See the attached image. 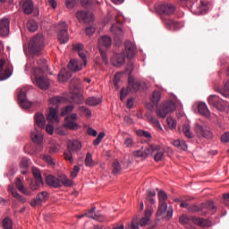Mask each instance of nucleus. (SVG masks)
<instances>
[{"label":"nucleus","instance_id":"obj_1","mask_svg":"<svg viewBox=\"0 0 229 229\" xmlns=\"http://www.w3.org/2000/svg\"><path fill=\"white\" fill-rule=\"evenodd\" d=\"M145 216H144V224L149 223L151 221V216H153V212H155V208H157V191L153 189H149L146 191L145 196Z\"/></svg>","mask_w":229,"mask_h":229},{"label":"nucleus","instance_id":"obj_2","mask_svg":"<svg viewBox=\"0 0 229 229\" xmlns=\"http://www.w3.org/2000/svg\"><path fill=\"white\" fill-rule=\"evenodd\" d=\"M157 197L159 206L156 214V217H158V219H166V221H169V219L173 217V210H167V203L165 202V200H167V193L165 191L160 190L157 193Z\"/></svg>","mask_w":229,"mask_h":229},{"label":"nucleus","instance_id":"obj_3","mask_svg":"<svg viewBox=\"0 0 229 229\" xmlns=\"http://www.w3.org/2000/svg\"><path fill=\"white\" fill-rule=\"evenodd\" d=\"M49 103L52 105V107L49 108L47 114V121H48V123H60L58 106L60 103H65V98L60 96L53 97L49 99Z\"/></svg>","mask_w":229,"mask_h":229},{"label":"nucleus","instance_id":"obj_4","mask_svg":"<svg viewBox=\"0 0 229 229\" xmlns=\"http://www.w3.org/2000/svg\"><path fill=\"white\" fill-rule=\"evenodd\" d=\"M140 89V81L129 74L127 89L123 88L120 91V99L123 101L130 92H137Z\"/></svg>","mask_w":229,"mask_h":229},{"label":"nucleus","instance_id":"obj_5","mask_svg":"<svg viewBox=\"0 0 229 229\" xmlns=\"http://www.w3.org/2000/svg\"><path fill=\"white\" fill-rule=\"evenodd\" d=\"M44 35L38 34L33 37L29 42V50L32 55H38L46 47Z\"/></svg>","mask_w":229,"mask_h":229},{"label":"nucleus","instance_id":"obj_6","mask_svg":"<svg viewBox=\"0 0 229 229\" xmlns=\"http://www.w3.org/2000/svg\"><path fill=\"white\" fill-rule=\"evenodd\" d=\"M46 182L50 187H55V189L58 187H71L72 185V181L69 180L65 175H60L59 178L55 177L54 175H47L46 177Z\"/></svg>","mask_w":229,"mask_h":229},{"label":"nucleus","instance_id":"obj_7","mask_svg":"<svg viewBox=\"0 0 229 229\" xmlns=\"http://www.w3.org/2000/svg\"><path fill=\"white\" fill-rule=\"evenodd\" d=\"M193 130L199 139H206L207 140H210V139H213L214 137V132H212L210 127L206 124L203 125L199 123H195Z\"/></svg>","mask_w":229,"mask_h":229},{"label":"nucleus","instance_id":"obj_8","mask_svg":"<svg viewBox=\"0 0 229 229\" xmlns=\"http://www.w3.org/2000/svg\"><path fill=\"white\" fill-rule=\"evenodd\" d=\"M112 47V38L108 36H102L98 39V49L100 52V55L103 61V64H108V59L106 58V52L103 49H108V47Z\"/></svg>","mask_w":229,"mask_h":229},{"label":"nucleus","instance_id":"obj_9","mask_svg":"<svg viewBox=\"0 0 229 229\" xmlns=\"http://www.w3.org/2000/svg\"><path fill=\"white\" fill-rule=\"evenodd\" d=\"M176 110V104L173 101L165 102V104H161L157 109L156 114L157 117H161V119H165L167 117V114H171V112H174Z\"/></svg>","mask_w":229,"mask_h":229},{"label":"nucleus","instance_id":"obj_10","mask_svg":"<svg viewBox=\"0 0 229 229\" xmlns=\"http://www.w3.org/2000/svg\"><path fill=\"white\" fill-rule=\"evenodd\" d=\"M33 73L36 80V85H38L41 90H47V89H49L50 82L49 79L42 73V69H34Z\"/></svg>","mask_w":229,"mask_h":229},{"label":"nucleus","instance_id":"obj_11","mask_svg":"<svg viewBox=\"0 0 229 229\" xmlns=\"http://www.w3.org/2000/svg\"><path fill=\"white\" fill-rule=\"evenodd\" d=\"M57 40L60 44H67L69 42V27L67 26V22L61 21L57 26Z\"/></svg>","mask_w":229,"mask_h":229},{"label":"nucleus","instance_id":"obj_12","mask_svg":"<svg viewBox=\"0 0 229 229\" xmlns=\"http://www.w3.org/2000/svg\"><path fill=\"white\" fill-rule=\"evenodd\" d=\"M32 174L35 181L30 183V189H32V191H37V189L44 183L42 182V174H40V170L37 167H32Z\"/></svg>","mask_w":229,"mask_h":229},{"label":"nucleus","instance_id":"obj_13","mask_svg":"<svg viewBox=\"0 0 229 229\" xmlns=\"http://www.w3.org/2000/svg\"><path fill=\"white\" fill-rule=\"evenodd\" d=\"M118 25H112L111 31L114 35V42L116 46H121L123 42V29L121 28V21H117Z\"/></svg>","mask_w":229,"mask_h":229},{"label":"nucleus","instance_id":"obj_14","mask_svg":"<svg viewBox=\"0 0 229 229\" xmlns=\"http://www.w3.org/2000/svg\"><path fill=\"white\" fill-rule=\"evenodd\" d=\"M191 12L195 15H201V13L208 12V6L203 1H200L199 4L196 2L191 6Z\"/></svg>","mask_w":229,"mask_h":229},{"label":"nucleus","instance_id":"obj_15","mask_svg":"<svg viewBox=\"0 0 229 229\" xmlns=\"http://www.w3.org/2000/svg\"><path fill=\"white\" fill-rule=\"evenodd\" d=\"M31 139H32V142L36 144V150L38 153H40V151H42V140H43L42 132H40L38 130H35L33 132H31Z\"/></svg>","mask_w":229,"mask_h":229},{"label":"nucleus","instance_id":"obj_16","mask_svg":"<svg viewBox=\"0 0 229 229\" xmlns=\"http://www.w3.org/2000/svg\"><path fill=\"white\" fill-rule=\"evenodd\" d=\"M78 119V115L76 114H72L64 118L65 123L64 127L68 128V130H76L78 129V123H76V120Z\"/></svg>","mask_w":229,"mask_h":229},{"label":"nucleus","instance_id":"obj_17","mask_svg":"<svg viewBox=\"0 0 229 229\" xmlns=\"http://www.w3.org/2000/svg\"><path fill=\"white\" fill-rule=\"evenodd\" d=\"M76 17L80 22H92L94 21L92 13H87L85 11H78Z\"/></svg>","mask_w":229,"mask_h":229},{"label":"nucleus","instance_id":"obj_18","mask_svg":"<svg viewBox=\"0 0 229 229\" xmlns=\"http://www.w3.org/2000/svg\"><path fill=\"white\" fill-rule=\"evenodd\" d=\"M73 51H76L81 59H82L83 65H87V55L89 54L87 51L83 49V44L78 43L73 45Z\"/></svg>","mask_w":229,"mask_h":229},{"label":"nucleus","instance_id":"obj_19","mask_svg":"<svg viewBox=\"0 0 229 229\" xmlns=\"http://www.w3.org/2000/svg\"><path fill=\"white\" fill-rule=\"evenodd\" d=\"M156 10L159 13H164L165 15H171L174 13V6L171 4L157 5L156 7Z\"/></svg>","mask_w":229,"mask_h":229},{"label":"nucleus","instance_id":"obj_20","mask_svg":"<svg viewBox=\"0 0 229 229\" xmlns=\"http://www.w3.org/2000/svg\"><path fill=\"white\" fill-rule=\"evenodd\" d=\"M19 105L21 108H30L31 102L26 98V92L21 90L18 94Z\"/></svg>","mask_w":229,"mask_h":229},{"label":"nucleus","instance_id":"obj_21","mask_svg":"<svg viewBox=\"0 0 229 229\" xmlns=\"http://www.w3.org/2000/svg\"><path fill=\"white\" fill-rule=\"evenodd\" d=\"M126 60V54L124 52H122L121 54H115L112 59V64L114 65V67H121L124 64Z\"/></svg>","mask_w":229,"mask_h":229},{"label":"nucleus","instance_id":"obj_22","mask_svg":"<svg viewBox=\"0 0 229 229\" xmlns=\"http://www.w3.org/2000/svg\"><path fill=\"white\" fill-rule=\"evenodd\" d=\"M10 33V20L4 18L0 20V35L6 37Z\"/></svg>","mask_w":229,"mask_h":229},{"label":"nucleus","instance_id":"obj_23","mask_svg":"<svg viewBox=\"0 0 229 229\" xmlns=\"http://www.w3.org/2000/svg\"><path fill=\"white\" fill-rule=\"evenodd\" d=\"M140 226H144V216H136L126 229H139Z\"/></svg>","mask_w":229,"mask_h":229},{"label":"nucleus","instance_id":"obj_24","mask_svg":"<svg viewBox=\"0 0 229 229\" xmlns=\"http://www.w3.org/2000/svg\"><path fill=\"white\" fill-rule=\"evenodd\" d=\"M86 217H89L90 219H94L95 221H98L99 223H103L106 217L105 216L96 213V208H92L89 212L85 214Z\"/></svg>","mask_w":229,"mask_h":229},{"label":"nucleus","instance_id":"obj_25","mask_svg":"<svg viewBox=\"0 0 229 229\" xmlns=\"http://www.w3.org/2000/svg\"><path fill=\"white\" fill-rule=\"evenodd\" d=\"M124 47L127 53V58H131L132 56H135V52L137 51L135 44L131 43V41H126Z\"/></svg>","mask_w":229,"mask_h":229},{"label":"nucleus","instance_id":"obj_26","mask_svg":"<svg viewBox=\"0 0 229 229\" xmlns=\"http://www.w3.org/2000/svg\"><path fill=\"white\" fill-rule=\"evenodd\" d=\"M35 123L38 128L41 130H44L46 128V117H44V114L42 113H37L34 116Z\"/></svg>","mask_w":229,"mask_h":229},{"label":"nucleus","instance_id":"obj_27","mask_svg":"<svg viewBox=\"0 0 229 229\" xmlns=\"http://www.w3.org/2000/svg\"><path fill=\"white\" fill-rule=\"evenodd\" d=\"M67 148L70 151H80L81 149V142L79 140H68Z\"/></svg>","mask_w":229,"mask_h":229},{"label":"nucleus","instance_id":"obj_28","mask_svg":"<svg viewBox=\"0 0 229 229\" xmlns=\"http://www.w3.org/2000/svg\"><path fill=\"white\" fill-rule=\"evenodd\" d=\"M22 11L27 15L33 13V2L31 0H25L22 4Z\"/></svg>","mask_w":229,"mask_h":229},{"label":"nucleus","instance_id":"obj_29","mask_svg":"<svg viewBox=\"0 0 229 229\" xmlns=\"http://www.w3.org/2000/svg\"><path fill=\"white\" fill-rule=\"evenodd\" d=\"M173 146L179 149V151H187L188 148L187 142H185L183 140H174L173 141Z\"/></svg>","mask_w":229,"mask_h":229},{"label":"nucleus","instance_id":"obj_30","mask_svg":"<svg viewBox=\"0 0 229 229\" xmlns=\"http://www.w3.org/2000/svg\"><path fill=\"white\" fill-rule=\"evenodd\" d=\"M198 108L201 115H204V117H207V119H210V111L208 110V106H207V104L199 103Z\"/></svg>","mask_w":229,"mask_h":229},{"label":"nucleus","instance_id":"obj_31","mask_svg":"<svg viewBox=\"0 0 229 229\" xmlns=\"http://www.w3.org/2000/svg\"><path fill=\"white\" fill-rule=\"evenodd\" d=\"M71 76H72V74L71 73V72L65 70V69H62L58 74V80L59 81H63L65 82L67 81Z\"/></svg>","mask_w":229,"mask_h":229},{"label":"nucleus","instance_id":"obj_32","mask_svg":"<svg viewBox=\"0 0 229 229\" xmlns=\"http://www.w3.org/2000/svg\"><path fill=\"white\" fill-rule=\"evenodd\" d=\"M68 69L73 72H77V71H81V64L77 60H71L68 64Z\"/></svg>","mask_w":229,"mask_h":229},{"label":"nucleus","instance_id":"obj_33","mask_svg":"<svg viewBox=\"0 0 229 229\" xmlns=\"http://www.w3.org/2000/svg\"><path fill=\"white\" fill-rule=\"evenodd\" d=\"M20 167L21 169V174H26L28 173V167H30V159L23 157L20 163Z\"/></svg>","mask_w":229,"mask_h":229},{"label":"nucleus","instance_id":"obj_34","mask_svg":"<svg viewBox=\"0 0 229 229\" xmlns=\"http://www.w3.org/2000/svg\"><path fill=\"white\" fill-rule=\"evenodd\" d=\"M15 185L18 191L20 192H22V194H30V191H28L26 188H24V184H22V181L20 178L15 179Z\"/></svg>","mask_w":229,"mask_h":229},{"label":"nucleus","instance_id":"obj_35","mask_svg":"<svg viewBox=\"0 0 229 229\" xmlns=\"http://www.w3.org/2000/svg\"><path fill=\"white\" fill-rule=\"evenodd\" d=\"M160 99H162V93L155 90L150 97L151 103H153V105H158V103H160Z\"/></svg>","mask_w":229,"mask_h":229},{"label":"nucleus","instance_id":"obj_36","mask_svg":"<svg viewBox=\"0 0 229 229\" xmlns=\"http://www.w3.org/2000/svg\"><path fill=\"white\" fill-rule=\"evenodd\" d=\"M182 132L187 139H194V133H192V131L191 130V124H184L182 127Z\"/></svg>","mask_w":229,"mask_h":229},{"label":"nucleus","instance_id":"obj_37","mask_svg":"<svg viewBox=\"0 0 229 229\" xmlns=\"http://www.w3.org/2000/svg\"><path fill=\"white\" fill-rule=\"evenodd\" d=\"M157 148L158 146L157 145H148V147H146L145 157H153V155H155V152H157Z\"/></svg>","mask_w":229,"mask_h":229},{"label":"nucleus","instance_id":"obj_38","mask_svg":"<svg viewBox=\"0 0 229 229\" xmlns=\"http://www.w3.org/2000/svg\"><path fill=\"white\" fill-rule=\"evenodd\" d=\"M27 29L33 33L38 30V24L33 20H29L27 21Z\"/></svg>","mask_w":229,"mask_h":229},{"label":"nucleus","instance_id":"obj_39","mask_svg":"<svg viewBox=\"0 0 229 229\" xmlns=\"http://www.w3.org/2000/svg\"><path fill=\"white\" fill-rule=\"evenodd\" d=\"M101 103V98H96V97H89L86 100V104H88L89 106H96Z\"/></svg>","mask_w":229,"mask_h":229},{"label":"nucleus","instance_id":"obj_40","mask_svg":"<svg viewBox=\"0 0 229 229\" xmlns=\"http://www.w3.org/2000/svg\"><path fill=\"white\" fill-rule=\"evenodd\" d=\"M165 26L169 27L170 30H180L182 26H180V23L178 21H174L173 20H167L165 21Z\"/></svg>","mask_w":229,"mask_h":229},{"label":"nucleus","instance_id":"obj_41","mask_svg":"<svg viewBox=\"0 0 229 229\" xmlns=\"http://www.w3.org/2000/svg\"><path fill=\"white\" fill-rule=\"evenodd\" d=\"M215 108H216L220 112H228L229 105L226 102H221V100H219Z\"/></svg>","mask_w":229,"mask_h":229},{"label":"nucleus","instance_id":"obj_42","mask_svg":"<svg viewBox=\"0 0 229 229\" xmlns=\"http://www.w3.org/2000/svg\"><path fill=\"white\" fill-rule=\"evenodd\" d=\"M38 68L35 69H41L42 73L46 72L47 71V61L46 59H39L38 60Z\"/></svg>","mask_w":229,"mask_h":229},{"label":"nucleus","instance_id":"obj_43","mask_svg":"<svg viewBox=\"0 0 229 229\" xmlns=\"http://www.w3.org/2000/svg\"><path fill=\"white\" fill-rule=\"evenodd\" d=\"M2 225L4 229H13V222L10 217H5L2 222Z\"/></svg>","mask_w":229,"mask_h":229},{"label":"nucleus","instance_id":"obj_44","mask_svg":"<svg viewBox=\"0 0 229 229\" xmlns=\"http://www.w3.org/2000/svg\"><path fill=\"white\" fill-rule=\"evenodd\" d=\"M154 159L156 162H160L164 160V151L160 149V147L157 146V151L154 153Z\"/></svg>","mask_w":229,"mask_h":229},{"label":"nucleus","instance_id":"obj_45","mask_svg":"<svg viewBox=\"0 0 229 229\" xmlns=\"http://www.w3.org/2000/svg\"><path fill=\"white\" fill-rule=\"evenodd\" d=\"M47 198H49L47 191H42L36 196V199H38L41 205L46 201V199H47Z\"/></svg>","mask_w":229,"mask_h":229},{"label":"nucleus","instance_id":"obj_46","mask_svg":"<svg viewBox=\"0 0 229 229\" xmlns=\"http://www.w3.org/2000/svg\"><path fill=\"white\" fill-rule=\"evenodd\" d=\"M8 191L11 192L12 196L15 198L16 199H19L20 201H22V196L17 192V190L13 186H8Z\"/></svg>","mask_w":229,"mask_h":229},{"label":"nucleus","instance_id":"obj_47","mask_svg":"<svg viewBox=\"0 0 229 229\" xmlns=\"http://www.w3.org/2000/svg\"><path fill=\"white\" fill-rule=\"evenodd\" d=\"M85 165L86 167H94V159H92V154L89 152H88L86 155Z\"/></svg>","mask_w":229,"mask_h":229},{"label":"nucleus","instance_id":"obj_48","mask_svg":"<svg viewBox=\"0 0 229 229\" xmlns=\"http://www.w3.org/2000/svg\"><path fill=\"white\" fill-rule=\"evenodd\" d=\"M166 122H167L168 128H170V130H176L177 123L174 118H173L172 116H168L166 118Z\"/></svg>","mask_w":229,"mask_h":229},{"label":"nucleus","instance_id":"obj_49","mask_svg":"<svg viewBox=\"0 0 229 229\" xmlns=\"http://www.w3.org/2000/svg\"><path fill=\"white\" fill-rule=\"evenodd\" d=\"M191 221L194 223V225H198L199 226H207V220L203 218L192 217Z\"/></svg>","mask_w":229,"mask_h":229},{"label":"nucleus","instance_id":"obj_50","mask_svg":"<svg viewBox=\"0 0 229 229\" xmlns=\"http://www.w3.org/2000/svg\"><path fill=\"white\" fill-rule=\"evenodd\" d=\"M208 104L212 105V106H217V103L219 101V97L216 96V95H211L208 97Z\"/></svg>","mask_w":229,"mask_h":229},{"label":"nucleus","instance_id":"obj_51","mask_svg":"<svg viewBox=\"0 0 229 229\" xmlns=\"http://www.w3.org/2000/svg\"><path fill=\"white\" fill-rule=\"evenodd\" d=\"M64 160H67L70 164L74 163V158L72 157V150H66L64 153Z\"/></svg>","mask_w":229,"mask_h":229},{"label":"nucleus","instance_id":"obj_52","mask_svg":"<svg viewBox=\"0 0 229 229\" xmlns=\"http://www.w3.org/2000/svg\"><path fill=\"white\" fill-rule=\"evenodd\" d=\"M72 110H74V106H72V105L66 106L61 109V115H67V114H71V112H72Z\"/></svg>","mask_w":229,"mask_h":229},{"label":"nucleus","instance_id":"obj_53","mask_svg":"<svg viewBox=\"0 0 229 229\" xmlns=\"http://www.w3.org/2000/svg\"><path fill=\"white\" fill-rule=\"evenodd\" d=\"M121 165L119 164V161L114 160L113 162V174H119L121 173Z\"/></svg>","mask_w":229,"mask_h":229},{"label":"nucleus","instance_id":"obj_54","mask_svg":"<svg viewBox=\"0 0 229 229\" xmlns=\"http://www.w3.org/2000/svg\"><path fill=\"white\" fill-rule=\"evenodd\" d=\"M104 138H105V132H99L97 139L94 140L93 145L99 146V144H101V141L103 140Z\"/></svg>","mask_w":229,"mask_h":229},{"label":"nucleus","instance_id":"obj_55","mask_svg":"<svg viewBox=\"0 0 229 229\" xmlns=\"http://www.w3.org/2000/svg\"><path fill=\"white\" fill-rule=\"evenodd\" d=\"M225 98H229V81L225 83L224 90L221 92Z\"/></svg>","mask_w":229,"mask_h":229},{"label":"nucleus","instance_id":"obj_56","mask_svg":"<svg viewBox=\"0 0 229 229\" xmlns=\"http://www.w3.org/2000/svg\"><path fill=\"white\" fill-rule=\"evenodd\" d=\"M43 160H45L46 163H47L49 165H55V162L53 161V157L49 155H44L42 156Z\"/></svg>","mask_w":229,"mask_h":229},{"label":"nucleus","instance_id":"obj_57","mask_svg":"<svg viewBox=\"0 0 229 229\" xmlns=\"http://www.w3.org/2000/svg\"><path fill=\"white\" fill-rule=\"evenodd\" d=\"M94 31H96V28H94V26L86 27L85 33L88 37H91V35H94Z\"/></svg>","mask_w":229,"mask_h":229},{"label":"nucleus","instance_id":"obj_58","mask_svg":"<svg viewBox=\"0 0 229 229\" xmlns=\"http://www.w3.org/2000/svg\"><path fill=\"white\" fill-rule=\"evenodd\" d=\"M119 81H121V73L114 74V85L115 89H119Z\"/></svg>","mask_w":229,"mask_h":229},{"label":"nucleus","instance_id":"obj_59","mask_svg":"<svg viewBox=\"0 0 229 229\" xmlns=\"http://www.w3.org/2000/svg\"><path fill=\"white\" fill-rule=\"evenodd\" d=\"M180 223H182V225H188V223L191 221V218H189V216L183 215L179 218Z\"/></svg>","mask_w":229,"mask_h":229},{"label":"nucleus","instance_id":"obj_60","mask_svg":"<svg viewBox=\"0 0 229 229\" xmlns=\"http://www.w3.org/2000/svg\"><path fill=\"white\" fill-rule=\"evenodd\" d=\"M188 210H190V212H199L201 208L198 205H192L188 208Z\"/></svg>","mask_w":229,"mask_h":229},{"label":"nucleus","instance_id":"obj_61","mask_svg":"<svg viewBox=\"0 0 229 229\" xmlns=\"http://www.w3.org/2000/svg\"><path fill=\"white\" fill-rule=\"evenodd\" d=\"M79 112H81L82 114H85L86 115H90V114H91L89 109L87 108L86 106H80Z\"/></svg>","mask_w":229,"mask_h":229},{"label":"nucleus","instance_id":"obj_62","mask_svg":"<svg viewBox=\"0 0 229 229\" xmlns=\"http://www.w3.org/2000/svg\"><path fill=\"white\" fill-rule=\"evenodd\" d=\"M78 173H80V166L78 165H75L73 167V171L71 173V176L72 178H76V176H78Z\"/></svg>","mask_w":229,"mask_h":229},{"label":"nucleus","instance_id":"obj_63","mask_svg":"<svg viewBox=\"0 0 229 229\" xmlns=\"http://www.w3.org/2000/svg\"><path fill=\"white\" fill-rule=\"evenodd\" d=\"M151 122L154 124V126H156V128H158V130H161V131L163 130L162 125L160 124V122H158L157 118H151Z\"/></svg>","mask_w":229,"mask_h":229},{"label":"nucleus","instance_id":"obj_64","mask_svg":"<svg viewBox=\"0 0 229 229\" xmlns=\"http://www.w3.org/2000/svg\"><path fill=\"white\" fill-rule=\"evenodd\" d=\"M221 140L224 143L229 142V132H225L222 135Z\"/></svg>","mask_w":229,"mask_h":229}]
</instances>
